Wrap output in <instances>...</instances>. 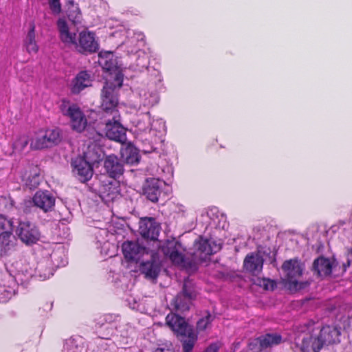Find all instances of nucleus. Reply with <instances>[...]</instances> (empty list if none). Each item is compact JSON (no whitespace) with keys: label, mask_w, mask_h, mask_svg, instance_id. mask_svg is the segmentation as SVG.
I'll return each instance as SVG.
<instances>
[{"label":"nucleus","mask_w":352,"mask_h":352,"mask_svg":"<svg viewBox=\"0 0 352 352\" xmlns=\"http://www.w3.org/2000/svg\"><path fill=\"white\" fill-rule=\"evenodd\" d=\"M99 63L106 72L107 80L102 91L101 107L104 111H111L113 116H116L117 112L115 108L118 104V99L114 94V89L122 85V70L118 66V62L113 58V55L110 52L100 55Z\"/></svg>","instance_id":"1"},{"label":"nucleus","mask_w":352,"mask_h":352,"mask_svg":"<svg viewBox=\"0 0 352 352\" xmlns=\"http://www.w3.org/2000/svg\"><path fill=\"white\" fill-rule=\"evenodd\" d=\"M166 324L176 334L182 344L183 352H192L197 341V333L184 318L177 314H169L166 317Z\"/></svg>","instance_id":"2"},{"label":"nucleus","mask_w":352,"mask_h":352,"mask_svg":"<svg viewBox=\"0 0 352 352\" xmlns=\"http://www.w3.org/2000/svg\"><path fill=\"white\" fill-rule=\"evenodd\" d=\"M102 149L96 144H91L83 151V157H78L72 162V171L74 174L80 176L98 173L96 169L99 168V162L103 159Z\"/></svg>","instance_id":"3"},{"label":"nucleus","mask_w":352,"mask_h":352,"mask_svg":"<svg viewBox=\"0 0 352 352\" xmlns=\"http://www.w3.org/2000/svg\"><path fill=\"white\" fill-rule=\"evenodd\" d=\"M95 177L96 184L90 187L91 190L98 193L105 202L113 201L120 194V181L117 177Z\"/></svg>","instance_id":"4"},{"label":"nucleus","mask_w":352,"mask_h":352,"mask_svg":"<svg viewBox=\"0 0 352 352\" xmlns=\"http://www.w3.org/2000/svg\"><path fill=\"white\" fill-rule=\"evenodd\" d=\"M301 331L307 332L302 340L301 352H320L324 345L319 338L316 323L310 320L303 324Z\"/></svg>","instance_id":"5"},{"label":"nucleus","mask_w":352,"mask_h":352,"mask_svg":"<svg viewBox=\"0 0 352 352\" xmlns=\"http://www.w3.org/2000/svg\"><path fill=\"white\" fill-rule=\"evenodd\" d=\"M60 110L64 116L70 118L71 126L73 130L77 132L85 130L88 120L76 104L63 100L60 104Z\"/></svg>","instance_id":"6"},{"label":"nucleus","mask_w":352,"mask_h":352,"mask_svg":"<svg viewBox=\"0 0 352 352\" xmlns=\"http://www.w3.org/2000/svg\"><path fill=\"white\" fill-rule=\"evenodd\" d=\"M61 140L60 131L58 129L41 131L32 140L30 148L33 150H42L57 145Z\"/></svg>","instance_id":"7"},{"label":"nucleus","mask_w":352,"mask_h":352,"mask_svg":"<svg viewBox=\"0 0 352 352\" xmlns=\"http://www.w3.org/2000/svg\"><path fill=\"white\" fill-rule=\"evenodd\" d=\"M282 270L286 274V280L290 290H298L302 288L298 281L302 275L303 267L297 258L285 261L282 265Z\"/></svg>","instance_id":"8"},{"label":"nucleus","mask_w":352,"mask_h":352,"mask_svg":"<svg viewBox=\"0 0 352 352\" xmlns=\"http://www.w3.org/2000/svg\"><path fill=\"white\" fill-rule=\"evenodd\" d=\"M16 232L19 239L27 245L36 244L41 238L38 227L28 221H20Z\"/></svg>","instance_id":"9"},{"label":"nucleus","mask_w":352,"mask_h":352,"mask_svg":"<svg viewBox=\"0 0 352 352\" xmlns=\"http://www.w3.org/2000/svg\"><path fill=\"white\" fill-rule=\"evenodd\" d=\"M338 261L334 256L328 258L320 256L316 258L312 264V271L318 276H328L331 275L332 270H336Z\"/></svg>","instance_id":"10"},{"label":"nucleus","mask_w":352,"mask_h":352,"mask_svg":"<svg viewBox=\"0 0 352 352\" xmlns=\"http://www.w3.org/2000/svg\"><path fill=\"white\" fill-rule=\"evenodd\" d=\"M318 333L324 346L340 342L341 329L331 325L319 326L316 324Z\"/></svg>","instance_id":"11"},{"label":"nucleus","mask_w":352,"mask_h":352,"mask_svg":"<svg viewBox=\"0 0 352 352\" xmlns=\"http://www.w3.org/2000/svg\"><path fill=\"white\" fill-rule=\"evenodd\" d=\"M166 182L159 177H148L143 186V192L152 202H157Z\"/></svg>","instance_id":"12"},{"label":"nucleus","mask_w":352,"mask_h":352,"mask_svg":"<svg viewBox=\"0 0 352 352\" xmlns=\"http://www.w3.org/2000/svg\"><path fill=\"white\" fill-rule=\"evenodd\" d=\"M160 226L153 217L142 218L140 221L139 232L141 236L147 240L157 241Z\"/></svg>","instance_id":"13"},{"label":"nucleus","mask_w":352,"mask_h":352,"mask_svg":"<svg viewBox=\"0 0 352 352\" xmlns=\"http://www.w3.org/2000/svg\"><path fill=\"white\" fill-rule=\"evenodd\" d=\"M122 250L124 258L127 262L138 263L146 252V248L140 245L138 242L126 241L122 245Z\"/></svg>","instance_id":"14"},{"label":"nucleus","mask_w":352,"mask_h":352,"mask_svg":"<svg viewBox=\"0 0 352 352\" xmlns=\"http://www.w3.org/2000/svg\"><path fill=\"white\" fill-rule=\"evenodd\" d=\"M182 244L175 240H168L162 247L163 254L168 257L175 264L179 265L184 262V255L180 252Z\"/></svg>","instance_id":"15"},{"label":"nucleus","mask_w":352,"mask_h":352,"mask_svg":"<svg viewBox=\"0 0 352 352\" xmlns=\"http://www.w3.org/2000/svg\"><path fill=\"white\" fill-rule=\"evenodd\" d=\"M106 135L111 140L123 143L125 141V129L116 120L113 116V120H109L105 126Z\"/></svg>","instance_id":"16"},{"label":"nucleus","mask_w":352,"mask_h":352,"mask_svg":"<svg viewBox=\"0 0 352 352\" xmlns=\"http://www.w3.org/2000/svg\"><path fill=\"white\" fill-rule=\"evenodd\" d=\"M34 205L45 212L51 211L55 205L54 197L47 190L37 191L32 198Z\"/></svg>","instance_id":"17"},{"label":"nucleus","mask_w":352,"mask_h":352,"mask_svg":"<svg viewBox=\"0 0 352 352\" xmlns=\"http://www.w3.org/2000/svg\"><path fill=\"white\" fill-rule=\"evenodd\" d=\"M192 299V294L187 290L186 285H183L182 291L173 300L171 305L173 309L180 313L188 311Z\"/></svg>","instance_id":"18"},{"label":"nucleus","mask_w":352,"mask_h":352,"mask_svg":"<svg viewBox=\"0 0 352 352\" xmlns=\"http://www.w3.org/2000/svg\"><path fill=\"white\" fill-rule=\"evenodd\" d=\"M140 271L146 278L156 280L161 271V264L155 259L154 255H152L150 261L142 262L140 264Z\"/></svg>","instance_id":"19"},{"label":"nucleus","mask_w":352,"mask_h":352,"mask_svg":"<svg viewBox=\"0 0 352 352\" xmlns=\"http://www.w3.org/2000/svg\"><path fill=\"white\" fill-rule=\"evenodd\" d=\"M264 260L259 254H248L243 261L244 269L252 275L258 274L263 270Z\"/></svg>","instance_id":"20"},{"label":"nucleus","mask_w":352,"mask_h":352,"mask_svg":"<svg viewBox=\"0 0 352 352\" xmlns=\"http://www.w3.org/2000/svg\"><path fill=\"white\" fill-rule=\"evenodd\" d=\"M60 38L61 41L67 45H77L76 40V30L70 27L63 19H58L57 22Z\"/></svg>","instance_id":"21"},{"label":"nucleus","mask_w":352,"mask_h":352,"mask_svg":"<svg viewBox=\"0 0 352 352\" xmlns=\"http://www.w3.org/2000/svg\"><path fill=\"white\" fill-rule=\"evenodd\" d=\"M197 254L200 261H205L209 256L214 254L219 249L217 246L212 247L210 241L200 238L195 243Z\"/></svg>","instance_id":"22"},{"label":"nucleus","mask_w":352,"mask_h":352,"mask_svg":"<svg viewBox=\"0 0 352 352\" xmlns=\"http://www.w3.org/2000/svg\"><path fill=\"white\" fill-rule=\"evenodd\" d=\"M91 77L87 72H80L72 80L70 87L74 94H78L85 87L91 85Z\"/></svg>","instance_id":"23"},{"label":"nucleus","mask_w":352,"mask_h":352,"mask_svg":"<svg viewBox=\"0 0 352 352\" xmlns=\"http://www.w3.org/2000/svg\"><path fill=\"white\" fill-rule=\"evenodd\" d=\"M78 44L80 49L86 52H95L98 48L94 34L87 31L80 33Z\"/></svg>","instance_id":"24"},{"label":"nucleus","mask_w":352,"mask_h":352,"mask_svg":"<svg viewBox=\"0 0 352 352\" xmlns=\"http://www.w3.org/2000/svg\"><path fill=\"white\" fill-rule=\"evenodd\" d=\"M104 168L107 170V173L111 175V176L123 174L122 166L118 163V159L115 156H109L106 159Z\"/></svg>","instance_id":"25"},{"label":"nucleus","mask_w":352,"mask_h":352,"mask_svg":"<svg viewBox=\"0 0 352 352\" xmlns=\"http://www.w3.org/2000/svg\"><path fill=\"white\" fill-rule=\"evenodd\" d=\"M63 12L65 13L69 19L73 23L79 22L80 19V12L77 5L72 0H68L64 6Z\"/></svg>","instance_id":"26"},{"label":"nucleus","mask_w":352,"mask_h":352,"mask_svg":"<svg viewBox=\"0 0 352 352\" xmlns=\"http://www.w3.org/2000/svg\"><path fill=\"white\" fill-rule=\"evenodd\" d=\"M257 340L265 349L278 345L283 341L282 336L278 333H266L258 337Z\"/></svg>","instance_id":"27"},{"label":"nucleus","mask_w":352,"mask_h":352,"mask_svg":"<svg viewBox=\"0 0 352 352\" xmlns=\"http://www.w3.org/2000/svg\"><path fill=\"white\" fill-rule=\"evenodd\" d=\"M121 155L123 159L129 163L134 164L139 160V155L137 148L130 144L122 146Z\"/></svg>","instance_id":"28"},{"label":"nucleus","mask_w":352,"mask_h":352,"mask_svg":"<svg viewBox=\"0 0 352 352\" xmlns=\"http://www.w3.org/2000/svg\"><path fill=\"white\" fill-rule=\"evenodd\" d=\"M13 230L12 222L3 216H0V239L2 238V243H6V241L10 238Z\"/></svg>","instance_id":"29"},{"label":"nucleus","mask_w":352,"mask_h":352,"mask_svg":"<svg viewBox=\"0 0 352 352\" xmlns=\"http://www.w3.org/2000/svg\"><path fill=\"white\" fill-rule=\"evenodd\" d=\"M26 49L29 53H36L38 51V46L35 41L34 25H31L26 38Z\"/></svg>","instance_id":"30"},{"label":"nucleus","mask_w":352,"mask_h":352,"mask_svg":"<svg viewBox=\"0 0 352 352\" xmlns=\"http://www.w3.org/2000/svg\"><path fill=\"white\" fill-rule=\"evenodd\" d=\"M28 144V138L25 135H17L13 138L12 146L15 151H22Z\"/></svg>","instance_id":"31"},{"label":"nucleus","mask_w":352,"mask_h":352,"mask_svg":"<svg viewBox=\"0 0 352 352\" xmlns=\"http://www.w3.org/2000/svg\"><path fill=\"white\" fill-rule=\"evenodd\" d=\"M212 320L213 317L210 315V313H208L205 317L200 318L197 322V330L199 331L206 330L208 324H210Z\"/></svg>","instance_id":"32"},{"label":"nucleus","mask_w":352,"mask_h":352,"mask_svg":"<svg viewBox=\"0 0 352 352\" xmlns=\"http://www.w3.org/2000/svg\"><path fill=\"white\" fill-rule=\"evenodd\" d=\"M258 285L265 290L273 291L276 287V283L270 278H262L259 280Z\"/></svg>","instance_id":"33"},{"label":"nucleus","mask_w":352,"mask_h":352,"mask_svg":"<svg viewBox=\"0 0 352 352\" xmlns=\"http://www.w3.org/2000/svg\"><path fill=\"white\" fill-rule=\"evenodd\" d=\"M265 348L261 346L257 338L250 342L248 345V352H264Z\"/></svg>","instance_id":"34"},{"label":"nucleus","mask_w":352,"mask_h":352,"mask_svg":"<svg viewBox=\"0 0 352 352\" xmlns=\"http://www.w3.org/2000/svg\"><path fill=\"white\" fill-rule=\"evenodd\" d=\"M50 8L53 14H58L63 12L60 0H48Z\"/></svg>","instance_id":"35"},{"label":"nucleus","mask_w":352,"mask_h":352,"mask_svg":"<svg viewBox=\"0 0 352 352\" xmlns=\"http://www.w3.org/2000/svg\"><path fill=\"white\" fill-rule=\"evenodd\" d=\"M219 346L217 343L210 344L203 352H218Z\"/></svg>","instance_id":"36"},{"label":"nucleus","mask_w":352,"mask_h":352,"mask_svg":"<svg viewBox=\"0 0 352 352\" xmlns=\"http://www.w3.org/2000/svg\"><path fill=\"white\" fill-rule=\"evenodd\" d=\"M154 352H175L173 349L169 348H157Z\"/></svg>","instance_id":"37"},{"label":"nucleus","mask_w":352,"mask_h":352,"mask_svg":"<svg viewBox=\"0 0 352 352\" xmlns=\"http://www.w3.org/2000/svg\"><path fill=\"white\" fill-rule=\"evenodd\" d=\"M92 177H79V179H80V182L81 183H83V184H87V182L91 180Z\"/></svg>","instance_id":"38"},{"label":"nucleus","mask_w":352,"mask_h":352,"mask_svg":"<svg viewBox=\"0 0 352 352\" xmlns=\"http://www.w3.org/2000/svg\"><path fill=\"white\" fill-rule=\"evenodd\" d=\"M350 265V261H347L346 263H343L342 264V272H345L346 269L349 267Z\"/></svg>","instance_id":"39"},{"label":"nucleus","mask_w":352,"mask_h":352,"mask_svg":"<svg viewBox=\"0 0 352 352\" xmlns=\"http://www.w3.org/2000/svg\"><path fill=\"white\" fill-rule=\"evenodd\" d=\"M50 276V274H49L47 276H44L43 278L45 279V278H49Z\"/></svg>","instance_id":"40"}]
</instances>
